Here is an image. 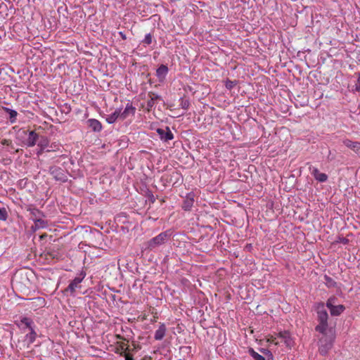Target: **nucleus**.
Returning a JSON list of instances; mask_svg holds the SVG:
<instances>
[{
	"label": "nucleus",
	"mask_w": 360,
	"mask_h": 360,
	"mask_svg": "<svg viewBox=\"0 0 360 360\" xmlns=\"http://www.w3.org/2000/svg\"><path fill=\"white\" fill-rule=\"evenodd\" d=\"M343 143L347 148L352 149L357 154L360 155V143L356 141H352L349 139L343 140Z\"/></svg>",
	"instance_id": "15"
},
{
	"label": "nucleus",
	"mask_w": 360,
	"mask_h": 360,
	"mask_svg": "<svg viewBox=\"0 0 360 360\" xmlns=\"http://www.w3.org/2000/svg\"><path fill=\"white\" fill-rule=\"evenodd\" d=\"M172 236V232L169 230L161 232L155 237L151 238L146 243V248L153 250L160 245L165 244Z\"/></svg>",
	"instance_id": "2"
},
{
	"label": "nucleus",
	"mask_w": 360,
	"mask_h": 360,
	"mask_svg": "<svg viewBox=\"0 0 360 360\" xmlns=\"http://www.w3.org/2000/svg\"><path fill=\"white\" fill-rule=\"evenodd\" d=\"M354 90L356 91H360V72L358 73V78L354 86Z\"/></svg>",
	"instance_id": "32"
},
{
	"label": "nucleus",
	"mask_w": 360,
	"mask_h": 360,
	"mask_svg": "<svg viewBox=\"0 0 360 360\" xmlns=\"http://www.w3.org/2000/svg\"><path fill=\"white\" fill-rule=\"evenodd\" d=\"M324 303L321 302L318 304L317 306V314H318V321L319 322V325L316 326V330L324 334L328 328V314L326 310L324 309Z\"/></svg>",
	"instance_id": "1"
},
{
	"label": "nucleus",
	"mask_w": 360,
	"mask_h": 360,
	"mask_svg": "<svg viewBox=\"0 0 360 360\" xmlns=\"http://www.w3.org/2000/svg\"><path fill=\"white\" fill-rule=\"evenodd\" d=\"M167 328L165 323H161L158 328L155 330L154 338L155 340H162L165 336Z\"/></svg>",
	"instance_id": "14"
},
{
	"label": "nucleus",
	"mask_w": 360,
	"mask_h": 360,
	"mask_svg": "<svg viewBox=\"0 0 360 360\" xmlns=\"http://www.w3.org/2000/svg\"><path fill=\"white\" fill-rule=\"evenodd\" d=\"M20 325H18V326H25V327L26 328H28L29 330H31V328H33L34 322L30 318L25 317V316L21 317L20 319Z\"/></svg>",
	"instance_id": "20"
},
{
	"label": "nucleus",
	"mask_w": 360,
	"mask_h": 360,
	"mask_svg": "<svg viewBox=\"0 0 360 360\" xmlns=\"http://www.w3.org/2000/svg\"><path fill=\"white\" fill-rule=\"evenodd\" d=\"M8 217L7 211L4 207H0V220L6 221Z\"/></svg>",
	"instance_id": "31"
},
{
	"label": "nucleus",
	"mask_w": 360,
	"mask_h": 360,
	"mask_svg": "<svg viewBox=\"0 0 360 360\" xmlns=\"http://www.w3.org/2000/svg\"><path fill=\"white\" fill-rule=\"evenodd\" d=\"M278 338L281 340V342H283L287 347L291 348L293 346L294 341L290 336V334L288 331H281L278 333Z\"/></svg>",
	"instance_id": "7"
},
{
	"label": "nucleus",
	"mask_w": 360,
	"mask_h": 360,
	"mask_svg": "<svg viewBox=\"0 0 360 360\" xmlns=\"http://www.w3.org/2000/svg\"><path fill=\"white\" fill-rule=\"evenodd\" d=\"M34 225L32 226V229L34 230L39 229H44L47 227L48 222L41 218L34 219Z\"/></svg>",
	"instance_id": "24"
},
{
	"label": "nucleus",
	"mask_w": 360,
	"mask_h": 360,
	"mask_svg": "<svg viewBox=\"0 0 360 360\" xmlns=\"http://www.w3.org/2000/svg\"><path fill=\"white\" fill-rule=\"evenodd\" d=\"M321 345L319 347V351L321 355H326L328 351L332 348L333 340L330 339L327 340L326 339L321 340Z\"/></svg>",
	"instance_id": "10"
},
{
	"label": "nucleus",
	"mask_w": 360,
	"mask_h": 360,
	"mask_svg": "<svg viewBox=\"0 0 360 360\" xmlns=\"http://www.w3.org/2000/svg\"><path fill=\"white\" fill-rule=\"evenodd\" d=\"M49 172L56 180L62 182H65L67 181V176L65 174V172L60 167L57 166L51 167L49 169Z\"/></svg>",
	"instance_id": "6"
},
{
	"label": "nucleus",
	"mask_w": 360,
	"mask_h": 360,
	"mask_svg": "<svg viewBox=\"0 0 360 360\" xmlns=\"http://www.w3.org/2000/svg\"><path fill=\"white\" fill-rule=\"evenodd\" d=\"M248 353L255 360H266L263 356L256 352L252 348L249 349Z\"/></svg>",
	"instance_id": "25"
},
{
	"label": "nucleus",
	"mask_w": 360,
	"mask_h": 360,
	"mask_svg": "<svg viewBox=\"0 0 360 360\" xmlns=\"http://www.w3.org/2000/svg\"><path fill=\"white\" fill-rule=\"evenodd\" d=\"M117 120H120V110L117 108L112 113L108 115L105 120L108 124H113Z\"/></svg>",
	"instance_id": "18"
},
{
	"label": "nucleus",
	"mask_w": 360,
	"mask_h": 360,
	"mask_svg": "<svg viewBox=\"0 0 360 360\" xmlns=\"http://www.w3.org/2000/svg\"><path fill=\"white\" fill-rule=\"evenodd\" d=\"M226 86L228 89H231V88L233 86V85H232V82H227V83H226Z\"/></svg>",
	"instance_id": "36"
},
{
	"label": "nucleus",
	"mask_w": 360,
	"mask_h": 360,
	"mask_svg": "<svg viewBox=\"0 0 360 360\" xmlns=\"http://www.w3.org/2000/svg\"><path fill=\"white\" fill-rule=\"evenodd\" d=\"M30 330V332L25 335V340L27 342V347L35 341L37 336L34 328H31Z\"/></svg>",
	"instance_id": "22"
},
{
	"label": "nucleus",
	"mask_w": 360,
	"mask_h": 360,
	"mask_svg": "<svg viewBox=\"0 0 360 360\" xmlns=\"http://www.w3.org/2000/svg\"><path fill=\"white\" fill-rule=\"evenodd\" d=\"M60 150V145L56 143H49V147L47 148L46 152L58 151Z\"/></svg>",
	"instance_id": "28"
},
{
	"label": "nucleus",
	"mask_w": 360,
	"mask_h": 360,
	"mask_svg": "<svg viewBox=\"0 0 360 360\" xmlns=\"http://www.w3.org/2000/svg\"><path fill=\"white\" fill-rule=\"evenodd\" d=\"M37 146L46 151L49 147V140L46 136H41L37 142Z\"/></svg>",
	"instance_id": "23"
},
{
	"label": "nucleus",
	"mask_w": 360,
	"mask_h": 360,
	"mask_svg": "<svg viewBox=\"0 0 360 360\" xmlns=\"http://www.w3.org/2000/svg\"><path fill=\"white\" fill-rule=\"evenodd\" d=\"M125 360H133V356L129 354H125Z\"/></svg>",
	"instance_id": "35"
},
{
	"label": "nucleus",
	"mask_w": 360,
	"mask_h": 360,
	"mask_svg": "<svg viewBox=\"0 0 360 360\" xmlns=\"http://www.w3.org/2000/svg\"><path fill=\"white\" fill-rule=\"evenodd\" d=\"M36 300L39 302V304H45V300L42 297H37Z\"/></svg>",
	"instance_id": "33"
},
{
	"label": "nucleus",
	"mask_w": 360,
	"mask_h": 360,
	"mask_svg": "<svg viewBox=\"0 0 360 360\" xmlns=\"http://www.w3.org/2000/svg\"><path fill=\"white\" fill-rule=\"evenodd\" d=\"M153 41V36L150 33L146 34L142 42L146 45H150Z\"/></svg>",
	"instance_id": "27"
},
{
	"label": "nucleus",
	"mask_w": 360,
	"mask_h": 360,
	"mask_svg": "<svg viewBox=\"0 0 360 360\" xmlns=\"http://www.w3.org/2000/svg\"><path fill=\"white\" fill-rule=\"evenodd\" d=\"M30 214H31V219L34 221V219H39L42 217H44L42 212H41L39 209L35 207H30L27 210Z\"/></svg>",
	"instance_id": "19"
},
{
	"label": "nucleus",
	"mask_w": 360,
	"mask_h": 360,
	"mask_svg": "<svg viewBox=\"0 0 360 360\" xmlns=\"http://www.w3.org/2000/svg\"><path fill=\"white\" fill-rule=\"evenodd\" d=\"M194 202V194L193 193H188L185 200H184L182 208L185 211L191 210Z\"/></svg>",
	"instance_id": "13"
},
{
	"label": "nucleus",
	"mask_w": 360,
	"mask_h": 360,
	"mask_svg": "<svg viewBox=\"0 0 360 360\" xmlns=\"http://www.w3.org/2000/svg\"><path fill=\"white\" fill-rule=\"evenodd\" d=\"M4 110L9 115L10 122L11 124L15 123L16 122V117L18 115L17 111L6 107L4 108Z\"/></svg>",
	"instance_id": "21"
},
{
	"label": "nucleus",
	"mask_w": 360,
	"mask_h": 360,
	"mask_svg": "<svg viewBox=\"0 0 360 360\" xmlns=\"http://www.w3.org/2000/svg\"><path fill=\"white\" fill-rule=\"evenodd\" d=\"M44 151H46V150H42V148H39V149L37 150L36 153H37V156H40Z\"/></svg>",
	"instance_id": "34"
},
{
	"label": "nucleus",
	"mask_w": 360,
	"mask_h": 360,
	"mask_svg": "<svg viewBox=\"0 0 360 360\" xmlns=\"http://www.w3.org/2000/svg\"><path fill=\"white\" fill-rule=\"evenodd\" d=\"M39 139L38 134L34 131H31L29 133L26 144L29 147H32L38 142Z\"/></svg>",
	"instance_id": "16"
},
{
	"label": "nucleus",
	"mask_w": 360,
	"mask_h": 360,
	"mask_svg": "<svg viewBox=\"0 0 360 360\" xmlns=\"http://www.w3.org/2000/svg\"><path fill=\"white\" fill-rule=\"evenodd\" d=\"M157 133L162 141L167 142L174 139V135L169 127H166L165 129H158Z\"/></svg>",
	"instance_id": "9"
},
{
	"label": "nucleus",
	"mask_w": 360,
	"mask_h": 360,
	"mask_svg": "<svg viewBox=\"0 0 360 360\" xmlns=\"http://www.w3.org/2000/svg\"><path fill=\"white\" fill-rule=\"evenodd\" d=\"M169 72V69L167 65H161L158 67L156 70V76L158 78L160 82H162L165 81L167 74Z\"/></svg>",
	"instance_id": "11"
},
{
	"label": "nucleus",
	"mask_w": 360,
	"mask_h": 360,
	"mask_svg": "<svg viewBox=\"0 0 360 360\" xmlns=\"http://www.w3.org/2000/svg\"><path fill=\"white\" fill-rule=\"evenodd\" d=\"M325 281H326V285L329 288L334 287L336 284V283L335 282V281L333 278H331L330 277H329L326 275L325 276Z\"/></svg>",
	"instance_id": "26"
},
{
	"label": "nucleus",
	"mask_w": 360,
	"mask_h": 360,
	"mask_svg": "<svg viewBox=\"0 0 360 360\" xmlns=\"http://www.w3.org/2000/svg\"><path fill=\"white\" fill-rule=\"evenodd\" d=\"M148 96L149 99L147 101V110H150L153 108L155 107V102L162 99L160 96L153 92H149Z\"/></svg>",
	"instance_id": "12"
},
{
	"label": "nucleus",
	"mask_w": 360,
	"mask_h": 360,
	"mask_svg": "<svg viewBox=\"0 0 360 360\" xmlns=\"http://www.w3.org/2000/svg\"><path fill=\"white\" fill-rule=\"evenodd\" d=\"M309 171L311 174L314 177V179L320 182L323 183L328 180V175L325 173L321 172L318 168L314 167H310Z\"/></svg>",
	"instance_id": "8"
},
{
	"label": "nucleus",
	"mask_w": 360,
	"mask_h": 360,
	"mask_svg": "<svg viewBox=\"0 0 360 360\" xmlns=\"http://www.w3.org/2000/svg\"><path fill=\"white\" fill-rule=\"evenodd\" d=\"M89 127L92 129L94 131L99 132L102 129L101 123L96 119H89L87 120Z\"/></svg>",
	"instance_id": "17"
},
{
	"label": "nucleus",
	"mask_w": 360,
	"mask_h": 360,
	"mask_svg": "<svg viewBox=\"0 0 360 360\" xmlns=\"http://www.w3.org/2000/svg\"><path fill=\"white\" fill-rule=\"evenodd\" d=\"M85 274H81L82 276L75 277L68 285V286L65 289L64 292L67 293H70L71 296L75 295V290L77 288H80V283L83 281L85 277Z\"/></svg>",
	"instance_id": "4"
},
{
	"label": "nucleus",
	"mask_w": 360,
	"mask_h": 360,
	"mask_svg": "<svg viewBox=\"0 0 360 360\" xmlns=\"http://www.w3.org/2000/svg\"><path fill=\"white\" fill-rule=\"evenodd\" d=\"M278 335L276 336L271 335L268 339L267 342L270 344H274L275 345H278L280 344V342L278 340Z\"/></svg>",
	"instance_id": "29"
},
{
	"label": "nucleus",
	"mask_w": 360,
	"mask_h": 360,
	"mask_svg": "<svg viewBox=\"0 0 360 360\" xmlns=\"http://www.w3.org/2000/svg\"><path fill=\"white\" fill-rule=\"evenodd\" d=\"M337 298L334 296L330 297L328 299L326 306L330 310L332 316H339L345 309V307L342 304L335 305Z\"/></svg>",
	"instance_id": "3"
},
{
	"label": "nucleus",
	"mask_w": 360,
	"mask_h": 360,
	"mask_svg": "<svg viewBox=\"0 0 360 360\" xmlns=\"http://www.w3.org/2000/svg\"><path fill=\"white\" fill-rule=\"evenodd\" d=\"M118 109L120 110V120H124L130 117H134L136 112V108L130 102L127 103L124 110H122L120 108Z\"/></svg>",
	"instance_id": "5"
},
{
	"label": "nucleus",
	"mask_w": 360,
	"mask_h": 360,
	"mask_svg": "<svg viewBox=\"0 0 360 360\" xmlns=\"http://www.w3.org/2000/svg\"><path fill=\"white\" fill-rule=\"evenodd\" d=\"M189 105H190V102L188 100L184 99L183 98H181L180 99V105H181V108H183L184 110H187L189 107Z\"/></svg>",
	"instance_id": "30"
},
{
	"label": "nucleus",
	"mask_w": 360,
	"mask_h": 360,
	"mask_svg": "<svg viewBox=\"0 0 360 360\" xmlns=\"http://www.w3.org/2000/svg\"><path fill=\"white\" fill-rule=\"evenodd\" d=\"M119 34L120 35L122 39H126V36L122 32H120Z\"/></svg>",
	"instance_id": "37"
}]
</instances>
